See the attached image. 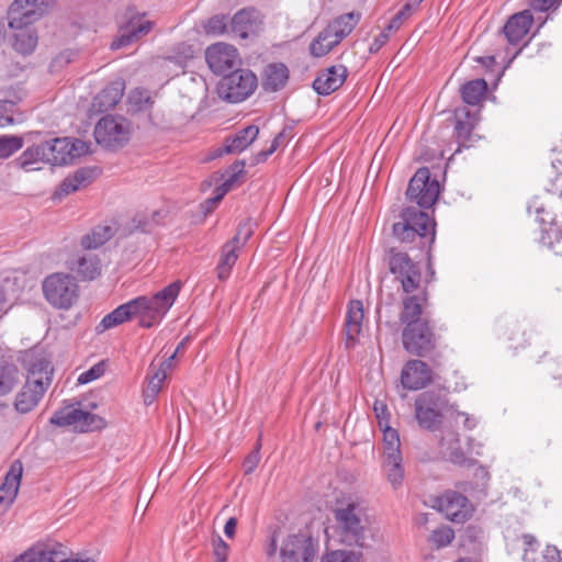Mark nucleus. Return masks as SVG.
<instances>
[{
  "mask_svg": "<svg viewBox=\"0 0 562 562\" xmlns=\"http://www.w3.org/2000/svg\"><path fill=\"white\" fill-rule=\"evenodd\" d=\"M334 517L335 535L341 544L360 548L367 546L371 537L370 519L360 502L348 499L341 503L335 509Z\"/></svg>",
  "mask_w": 562,
  "mask_h": 562,
  "instance_id": "nucleus-1",
  "label": "nucleus"
},
{
  "mask_svg": "<svg viewBox=\"0 0 562 562\" xmlns=\"http://www.w3.org/2000/svg\"><path fill=\"white\" fill-rule=\"evenodd\" d=\"M181 283L179 281L167 285L154 296H139L131 301L133 314L138 317L142 327L158 325L179 295Z\"/></svg>",
  "mask_w": 562,
  "mask_h": 562,
  "instance_id": "nucleus-2",
  "label": "nucleus"
},
{
  "mask_svg": "<svg viewBox=\"0 0 562 562\" xmlns=\"http://www.w3.org/2000/svg\"><path fill=\"white\" fill-rule=\"evenodd\" d=\"M52 372L53 369L46 360L32 364L25 384L15 395L14 408L18 413L27 414L38 405L52 382Z\"/></svg>",
  "mask_w": 562,
  "mask_h": 562,
  "instance_id": "nucleus-3",
  "label": "nucleus"
},
{
  "mask_svg": "<svg viewBox=\"0 0 562 562\" xmlns=\"http://www.w3.org/2000/svg\"><path fill=\"white\" fill-rule=\"evenodd\" d=\"M401 221L393 224V235L401 243H414L429 237L435 240V222L430 216L415 206L403 210Z\"/></svg>",
  "mask_w": 562,
  "mask_h": 562,
  "instance_id": "nucleus-4",
  "label": "nucleus"
},
{
  "mask_svg": "<svg viewBox=\"0 0 562 562\" xmlns=\"http://www.w3.org/2000/svg\"><path fill=\"white\" fill-rule=\"evenodd\" d=\"M42 289L46 301L58 310H69L79 297V286L75 278L63 272L46 277Z\"/></svg>",
  "mask_w": 562,
  "mask_h": 562,
  "instance_id": "nucleus-5",
  "label": "nucleus"
},
{
  "mask_svg": "<svg viewBox=\"0 0 562 562\" xmlns=\"http://www.w3.org/2000/svg\"><path fill=\"white\" fill-rule=\"evenodd\" d=\"M133 127L123 116H103L94 127V138L99 145L108 149L124 147L131 139Z\"/></svg>",
  "mask_w": 562,
  "mask_h": 562,
  "instance_id": "nucleus-6",
  "label": "nucleus"
},
{
  "mask_svg": "<svg viewBox=\"0 0 562 562\" xmlns=\"http://www.w3.org/2000/svg\"><path fill=\"white\" fill-rule=\"evenodd\" d=\"M257 87V78L250 70L238 69L225 76L218 85V95L237 103L248 98Z\"/></svg>",
  "mask_w": 562,
  "mask_h": 562,
  "instance_id": "nucleus-7",
  "label": "nucleus"
},
{
  "mask_svg": "<svg viewBox=\"0 0 562 562\" xmlns=\"http://www.w3.org/2000/svg\"><path fill=\"white\" fill-rule=\"evenodd\" d=\"M318 542L305 532L288 535L280 546L281 562H313Z\"/></svg>",
  "mask_w": 562,
  "mask_h": 562,
  "instance_id": "nucleus-8",
  "label": "nucleus"
},
{
  "mask_svg": "<svg viewBox=\"0 0 562 562\" xmlns=\"http://www.w3.org/2000/svg\"><path fill=\"white\" fill-rule=\"evenodd\" d=\"M56 0H14L7 12L9 27L32 25L40 20Z\"/></svg>",
  "mask_w": 562,
  "mask_h": 562,
  "instance_id": "nucleus-9",
  "label": "nucleus"
},
{
  "mask_svg": "<svg viewBox=\"0 0 562 562\" xmlns=\"http://www.w3.org/2000/svg\"><path fill=\"white\" fill-rule=\"evenodd\" d=\"M255 224L247 220L239 225L235 236L227 241L221 251V257L216 267L217 278L226 280L238 259V251L246 245L254 233Z\"/></svg>",
  "mask_w": 562,
  "mask_h": 562,
  "instance_id": "nucleus-10",
  "label": "nucleus"
},
{
  "mask_svg": "<svg viewBox=\"0 0 562 562\" xmlns=\"http://www.w3.org/2000/svg\"><path fill=\"white\" fill-rule=\"evenodd\" d=\"M43 145L46 153V164L54 166L68 165L75 158L85 155L89 149L83 140L68 137L54 138L44 142Z\"/></svg>",
  "mask_w": 562,
  "mask_h": 562,
  "instance_id": "nucleus-11",
  "label": "nucleus"
},
{
  "mask_svg": "<svg viewBox=\"0 0 562 562\" xmlns=\"http://www.w3.org/2000/svg\"><path fill=\"white\" fill-rule=\"evenodd\" d=\"M406 195L420 207L428 209L438 199L439 182L436 179H430L428 168H419L409 181Z\"/></svg>",
  "mask_w": 562,
  "mask_h": 562,
  "instance_id": "nucleus-12",
  "label": "nucleus"
},
{
  "mask_svg": "<svg viewBox=\"0 0 562 562\" xmlns=\"http://www.w3.org/2000/svg\"><path fill=\"white\" fill-rule=\"evenodd\" d=\"M50 423L56 426H74L75 429L86 432L98 430L104 427V420L89 412L67 406L57 411L52 417Z\"/></svg>",
  "mask_w": 562,
  "mask_h": 562,
  "instance_id": "nucleus-13",
  "label": "nucleus"
},
{
  "mask_svg": "<svg viewBox=\"0 0 562 562\" xmlns=\"http://www.w3.org/2000/svg\"><path fill=\"white\" fill-rule=\"evenodd\" d=\"M389 267L390 271L401 281L404 292H413L419 286V268L407 254L391 249L389 252Z\"/></svg>",
  "mask_w": 562,
  "mask_h": 562,
  "instance_id": "nucleus-14",
  "label": "nucleus"
},
{
  "mask_svg": "<svg viewBox=\"0 0 562 562\" xmlns=\"http://www.w3.org/2000/svg\"><path fill=\"white\" fill-rule=\"evenodd\" d=\"M403 346L409 353L425 356L434 350L436 339L426 322L412 323L403 330Z\"/></svg>",
  "mask_w": 562,
  "mask_h": 562,
  "instance_id": "nucleus-15",
  "label": "nucleus"
},
{
  "mask_svg": "<svg viewBox=\"0 0 562 562\" xmlns=\"http://www.w3.org/2000/svg\"><path fill=\"white\" fill-rule=\"evenodd\" d=\"M437 506L447 519L457 524L467 521L474 512L470 501L456 491H448L439 496Z\"/></svg>",
  "mask_w": 562,
  "mask_h": 562,
  "instance_id": "nucleus-16",
  "label": "nucleus"
},
{
  "mask_svg": "<svg viewBox=\"0 0 562 562\" xmlns=\"http://www.w3.org/2000/svg\"><path fill=\"white\" fill-rule=\"evenodd\" d=\"M205 58L209 67L215 74H223L239 61L237 49L233 45L222 42L207 47Z\"/></svg>",
  "mask_w": 562,
  "mask_h": 562,
  "instance_id": "nucleus-17",
  "label": "nucleus"
},
{
  "mask_svg": "<svg viewBox=\"0 0 562 562\" xmlns=\"http://www.w3.org/2000/svg\"><path fill=\"white\" fill-rule=\"evenodd\" d=\"M438 449L440 454L458 465H471L472 461L462 450L459 434L451 427H443L438 436Z\"/></svg>",
  "mask_w": 562,
  "mask_h": 562,
  "instance_id": "nucleus-18",
  "label": "nucleus"
},
{
  "mask_svg": "<svg viewBox=\"0 0 562 562\" xmlns=\"http://www.w3.org/2000/svg\"><path fill=\"white\" fill-rule=\"evenodd\" d=\"M415 415L420 427L434 430L442 419L438 400L429 393H423L415 401Z\"/></svg>",
  "mask_w": 562,
  "mask_h": 562,
  "instance_id": "nucleus-19",
  "label": "nucleus"
},
{
  "mask_svg": "<svg viewBox=\"0 0 562 562\" xmlns=\"http://www.w3.org/2000/svg\"><path fill=\"white\" fill-rule=\"evenodd\" d=\"M432 380L429 367L420 360H409L403 368L401 382L405 389L420 390Z\"/></svg>",
  "mask_w": 562,
  "mask_h": 562,
  "instance_id": "nucleus-20",
  "label": "nucleus"
},
{
  "mask_svg": "<svg viewBox=\"0 0 562 562\" xmlns=\"http://www.w3.org/2000/svg\"><path fill=\"white\" fill-rule=\"evenodd\" d=\"M22 473V462L19 460L12 462L0 486V510L8 509L14 502L21 484Z\"/></svg>",
  "mask_w": 562,
  "mask_h": 562,
  "instance_id": "nucleus-21",
  "label": "nucleus"
},
{
  "mask_svg": "<svg viewBox=\"0 0 562 562\" xmlns=\"http://www.w3.org/2000/svg\"><path fill=\"white\" fill-rule=\"evenodd\" d=\"M347 78V68L342 65L323 70L314 80L313 88L318 94L328 95L342 86Z\"/></svg>",
  "mask_w": 562,
  "mask_h": 562,
  "instance_id": "nucleus-22",
  "label": "nucleus"
},
{
  "mask_svg": "<svg viewBox=\"0 0 562 562\" xmlns=\"http://www.w3.org/2000/svg\"><path fill=\"white\" fill-rule=\"evenodd\" d=\"M525 544L522 559L525 562H562L560 551L554 546H547L538 552V542L531 535H524Z\"/></svg>",
  "mask_w": 562,
  "mask_h": 562,
  "instance_id": "nucleus-23",
  "label": "nucleus"
},
{
  "mask_svg": "<svg viewBox=\"0 0 562 562\" xmlns=\"http://www.w3.org/2000/svg\"><path fill=\"white\" fill-rule=\"evenodd\" d=\"M124 88L125 86L122 80L111 82L94 97L91 110L94 112H105L113 109L122 99Z\"/></svg>",
  "mask_w": 562,
  "mask_h": 562,
  "instance_id": "nucleus-24",
  "label": "nucleus"
},
{
  "mask_svg": "<svg viewBox=\"0 0 562 562\" xmlns=\"http://www.w3.org/2000/svg\"><path fill=\"white\" fill-rule=\"evenodd\" d=\"M363 321V304L361 301H351L346 315V347L352 348L361 333Z\"/></svg>",
  "mask_w": 562,
  "mask_h": 562,
  "instance_id": "nucleus-25",
  "label": "nucleus"
},
{
  "mask_svg": "<svg viewBox=\"0 0 562 562\" xmlns=\"http://www.w3.org/2000/svg\"><path fill=\"white\" fill-rule=\"evenodd\" d=\"M153 29V23L147 20H134L125 29H122L120 35L112 42L111 48L119 49L125 47L146 34Z\"/></svg>",
  "mask_w": 562,
  "mask_h": 562,
  "instance_id": "nucleus-26",
  "label": "nucleus"
},
{
  "mask_svg": "<svg viewBox=\"0 0 562 562\" xmlns=\"http://www.w3.org/2000/svg\"><path fill=\"white\" fill-rule=\"evenodd\" d=\"M533 18L528 10L514 14L505 24L504 33L508 42L516 44L521 41L529 32Z\"/></svg>",
  "mask_w": 562,
  "mask_h": 562,
  "instance_id": "nucleus-27",
  "label": "nucleus"
},
{
  "mask_svg": "<svg viewBox=\"0 0 562 562\" xmlns=\"http://www.w3.org/2000/svg\"><path fill=\"white\" fill-rule=\"evenodd\" d=\"M97 170L94 168H80L75 171L71 176H68L63 180L55 196L61 199L72 192H76L80 188L88 186L95 177Z\"/></svg>",
  "mask_w": 562,
  "mask_h": 562,
  "instance_id": "nucleus-28",
  "label": "nucleus"
},
{
  "mask_svg": "<svg viewBox=\"0 0 562 562\" xmlns=\"http://www.w3.org/2000/svg\"><path fill=\"white\" fill-rule=\"evenodd\" d=\"M69 269L81 280H94L101 274V261L97 255L83 254L71 260Z\"/></svg>",
  "mask_w": 562,
  "mask_h": 562,
  "instance_id": "nucleus-29",
  "label": "nucleus"
},
{
  "mask_svg": "<svg viewBox=\"0 0 562 562\" xmlns=\"http://www.w3.org/2000/svg\"><path fill=\"white\" fill-rule=\"evenodd\" d=\"M259 128L255 125H249L232 137L225 139V146L222 149L226 154H237L245 150L258 136Z\"/></svg>",
  "mask_w": 562,
  "mask_h": 562,
  "instance_id": "nucleus-30",
  "label": "nucleus"
},
{
  "mask_svg": "<svg viewBox=\"0 0 562 562\" xmlns=\"http://www.w3.org/2000/svg\"><path fill=\"white\" fill-rule=\"evenodd\" d=\"M41 164H46V153L43 143L26 148L14 160V165L26 172L40 170Z\"/></svg>",
  "mask_w": 562,
  "mask_h": 562,
  "instance_id": "nucleus-31",
  "label": "nucleus"
},
{
  "mask_svg": "<svg viewBox=\"0 0 562 562\" xmlns=\"http://www.w3.org/2000/svg\"><path fill=\"white\" fill-rule=\"evenodd\" d=\"M10 29L15 31L13 35L14 49L23 55L31 54L35 49L38 41L36 31L32 29L31 25Z\"/></svg>",
  "mask_w": 562,
  "mask_h": 562,
  "instance_id": "nucleus-32",
  "label": "nucleus"
},
{
  "mask_svg": "<svg viewBox=\"0 0 562 562\" xmlns=\"http://www.w3.org/2000/svg\"><path fill=\"white\" fill-rule=\"evenodd\" d=\"M424 302H426V294L424 292L406 297L403 301L401 321L406 325L412 323H422L419 317L423 313Z\"/></svg>",
  "mask_w": 562,
  "mask_h": 562,
  "instance_id": "nucleus-33",
  "label": "nucleus"
},
{
  "mask_svg": "<svg viewBox=\"0 0 562 562\" xmlns=\"http://www.w3.org/2000/svg\"><path fill=\"white\" fill-rule=\"evenodd\" d=\"M133 311L134 310L131 301L120 305L102 318L98 329L100 331H104L130 321L132 317H134Z\"/></svg>",
  "mask_w": 562,
  "mask_h": 562,
  "instance_id": "nucleus-34",
  "label": "nucleus"
},
{
  "mask_svg": "<svg viewBox=\"0 0 562 562\" xmlns=\"http://www.w3.org/2000/svg\"><path fill=\"white\" fill-rule=\"evenodd\" d=\"M289 71L283 64H271L265 70V87L271 91L281 89L288 81Z\"/></svg>",
  "mask_w": 562,
  "mask_h": 562,
  "instance_id": "nucleus-35",
  "label": "nucleus"
},
{
  "mask_svg": "<svg viewBox=\"0 0 562 562\" xmlns=\"http://www.w3.org/2000/svg\"><path fill=\"white\" fill-rule=\"evenodd\" d=\"M232 31L241 38H246L255 30L256 16L251 10H240L232 19Z\"/></svg>",
  "mask_w": 562,
  "mask_h": 562,
  "instance_id": "nucleus-36",
  "label": "nucleus"
},
{
  "mask_svg": "<svg viewBox=\"0 0 562 562\" xmlns=\"http://www.w3.org/2000/svg\"><path fill=\"white\" fill-rule=\"evenodd\" d=\"M34 547L38 562H65L67 553L59 543H37Z\"/></svg>",
  "mask_w": 562,
  "mask_h": 562,
  "instance_id": "nucleus-37",
  "label": "nucleus"
},
{
  "mask_svg": "<svg viewBox=\"0 0 562 562\" xmlns=\"http://www.w3.org/2000/svg\"><path fill=\"white\" fill-rule=\"evenodd\" d=\"M114 234L112 226H95L89 234L81 238V246L85 249H95L105 244Z\"/></svg>",
  "mask_w": 562,
  "mask_h": 562,
  "instance_id": "nucleus-38",
  "label": "nucleus"
},
{
  "mask_svg": "<svg viewBox=\"0 0 562 562\" xmlns=\"http://www.w3.org/2000/svg\"><path fill=\"white\" fill-rule=\"evenodd\" d=\"M20 379L18 368L4 360H0V396L9 394Z\"/></svg>",
  "mask_w": 562,
  "mask_h": 562,
  "instance_id": "nucleus-39",
  "label": "nucleus"
},
{
  "mask_svg": "<svg viewBox=\"0 0 562 562\" xmlns=\"http://www.w3.org/2000/svg\"><path fill=\"white\" fill-rule=\"evenodd\" d=\"M359 21V15L355 13H347L344 15H340L335 21H333L328 26L326 27L335 37L338 38L339 42L344 37H346L357 25Z\"/></svg>",
  "mask_w": 562,
  "mask_h": 562,
  "instance_id": "nucleus-40",
  "label": "nucleus"
},
{
  "mask_svg": "<svg viewBox=\"0 0 562 562\" xmlns=\"http://www.w3.org/2000/svg\"><path fill=\"white\" fill-rule=\"evenodd\" d=\"M340 42L327 29H324L318 36L311 43L310 52L315 57H323L327 55L333 47Z\"/></svg>",
  "mask_w": 562,
  "mask_h": 562,
  "instance_id": "nucleus-41",
  "label": "nucleus"
},
{
  "mask_svg": "<svg viewBox=\"0 0 562 562\" xmlns=\"http://www.w3.org/2000/svg\"><path fill=\"white\" fill-rule=\"evenodd\" d=\"M487 85L484 79H475L465 83L461 89L462 99L465 103L475 105L484 97Z\"/></svg>",
  "mask_w": 562,
  "mask_h": 562,
  "instance_id": "nucleus-42",
  "label": "nucleus"
},
{
  "mask_svg": "<svg viewBox=\"0 0 562 562\" xmlns=\"http://www.w3.org/2000/svg\"><path fill=\"white\" fill-rule=\"evenodd\" d=\"M383 468L389 482L394 488L398 487L404 479V470L402 468V456L385 457Z\"/></svg>",
  "mask_w": 562,
  "mask_h": 562,
  "instance_id": "nucleus-43",
  "label": "nucleus"
},
{
  "mask_svg": "<svg viewBox=\"0 0 562 562\" xmlns=\"http://www.w3.org/2000/svg\"><path fill=\"white\" fill-rule=\"evenodd\" d=\"M383 430V457H397L402 456L400 450V436L397 431L385 425L381 428Z\"/></svg>",
  "mask_w": 562,
  "mask_h": 562,
  "instance_id": "nucleus-44",
  "label": "nucleus"
},
{
  "mask_svg": "<svg viewBox=\"0 0 562 562\" xmlns=\"http://www.w3.org/2000/svg\"><path fill=\"white\" fill-rule=\"evenodd\" d=\"M454 539V531L448 526H441L431 531L428 541L436 548L440 549L449 546Z\"/></svg>",
  "mask_w": 562,
  "mask_h": 562,
  "instance_id": "nucleus-45",
  "label": "nucleus"
},
{
  "mask_svg": "<svg viewBox=\"0 0 562 562\" xmlns=\"http://www.w3.org/2000/svg\"><path fill=\"white\" fill-rule=\"evenodd\" d=\"M23 146V139L15 135L0 136V159L9 158Z\"/></svg>",
  "mask_w": 562,
  "mask_h": 562,
  "instance_id": "nucleus-46",
  "label": "nucleus"
},
{
  "mask_svg": "<svg viewBox=\"0 0 562 562\" xmlns=\"http://www.w3.org/2000/svg\"><path fill=\"white\" fill-rule=\"evenodd\" d=\"M321 562H362L361 554L349 550H333L324 554Z\"/></svg>",
  "mask_w": 562,
  "mask_h": 562,
  "instance_id": "nucleus-47",
  "label": "nucleus"
},
{
  "mask_svg": "<svg viewBox=\"0 0 562 562\" xmlns=\"http://www.w3.org/2000/svg\"><path fill=\"white\" fill-rule=\"evenodd\" d=\"M447 418L449 422L459 424V422H462V425L465 429L471 430L475 428L477 422L473 416H470L469 414L464 412H460L457 409L451 408L450 412L447 415Z\"/></svg>",
  "mask_w": 562,
  "mask_h": 562,
  "instance_id": "nucleus-48",
  "label": "nucleus"
},
{
  "mask_svg": "<svg viewBox=\"0 0 562 562\" xmlns=\"http://www.w3.org/2000/svg\"><path fill=\"white\" fill-rule=\"evenodd\" d=\"M105 372V363L104 361L98 362L93 367H91L89 370L82 372L78 376V383L79 384H87L90 383L99 378H101Z\"/></svg>",
  "mask_w": 562,
  "mask_h": 562,
  "instance_id": "nucleus-49",
  "label": "nucleus"
},
{
  "mask_svg": "<svg viewBox=\"0 0 562 562\" xmlns=\"http://www.w3.org/2000/svg\"><path fill=\"white\" fill-rule=\"evenodd\" d=\"M226 18L224 15H215L205 23L204 29L207 34L221 35L226 31Z\"/></svg>",
  "mask_w": 562,
  "mask_h": 562,
  "instance_id": "nucleus-50",
  "label": "nucleus"
},
{
  "mask_svg": "<svg viewBox=\"0 0 562 562\" xmlns=\"http://www.w3.org/2000/svg\"><path fill=\"white\" fill-rule=\"evenodd\" d=\"M167 378L166 369H157L148 379L147 387L150 390V395L158 394L164 381Z\"/></svg>",
  "mask_w": 562,
  "mask_h": 562,
  "instance_id": "nucleus-51",
  "label": "nucleus"
},
{
  "mask_svg": "<svg viewBox=\"0 0 562 562\" xmlns=\"http://www.w3.org/2000/svg\"><path fill=\"white\" fill-rule=\"evenodd\" d=\"M213 552L215 557L214 562H226L229 547L221 537H217L213 540Z\"/></svg>",
  "mask_w": 562,
  "mask_h": 562,
  "instance_id": "nucleus-52",
  "label": "nucleus"
},
{
  "mask_svg": "<svg viewBox=\"0 0 562 562\" xmlns=\"http://www.w3.org/2000/svg\"><path fill=\"white\" fill-rule=\"evenodd\" d=\"M9 283V280L0 282V316L11 307V295L8 291Z\"/></svg>",
  "mask_w": 562,
  "mask_h": 562,
  "instance_id": "nucleus-53",
  "label": "nucleus"
},
{
  "mask_svg": "<svg viewBox=\"0 0 562 562\" xmlns=\"http://www.w3.org/2000/svg\"><path fill=\"white\" fill-rule=\"evenodd\" d=\"M373 411L375 417L378 418L380 428H382L385 425H389V412L387 406L384 402L375 401L373 405Z\"/></svg>",
  "mask_w": 562,
  "mask_h": 562,
  "instance_id": "nucleus-54",
  "label": "nucleus"
},
{
  "mask_svg": "<svg viewBox=\"0 0 562 562\" xmlns=\"http://www.w3.org/2000/svg\"><path fill=\"white\" fill-rule=\"evenodd\" d=\"M543 239L548 243L550 247H554L555 244H559L562 241V231L561 228L552 224L548 229H546V236H543Z\"/></svg>",
  "mask_w": 562,
  "mask_h": 562,
  "instance_id": "nucleus-55",
  "label": "nucleus"
},
{
  "mask_svg": "<svg viewBox=\"0 0 562 562\" xmlns=\"http://www.w3.org/2000/svg\"><path fill=\"white\" fill-rule=\"evenodd\" d=\"M233 179L224 182L220 188H217V193L215 196L206 200L207 211H211L213 207L217 205V203L223 199V196L229 191Z\"/></svg>",
  "mask_w": 562,
  "mask_h": 562,
  "instance_id": "nucleus-56",
  "label": "nucleus"
},
{
  "mask_svg": "<svg viewBox=\"0 0 562 562\" xmlns=\"http://www.w3.org/2000/svg\"><path fill=\"white\" fill-rule=\"evenodd\" d=\"M260 461L259 445L256 449L248 454L244 461V468L246 473H251Z\"/></svg>",
  "mask_w": 562,
  "mask_h": 562,
  "instance_id": "nucleus-57",
  "label": "nucleus"
},
{
  "mask_svg": "<svg viewBox=\"0 0 562 562\" xmlns=\"http://www.w3.org/2000/svg\"><path fill=\"white\" fill-rule=\"evenodd\" d=\"M130 101L135 103L139 109H142L143 102L147 103L149 101V95L146 91L135 90L131 93Z\"/></svg>",
  "mask_w": 562,
  "mask_h": 562,
  "instance_id": "nucleus-58",
  "label": "nucleus"
},
{
  "mask_svg": "<svg viewBox=\"0 0 562 562\" xmlns=\"http://www.w3.org/2000/svg\"><path fill=\"white\" fill-rule=\"evenodd\" d=\"M75 54L70 50H65L63 53H60L58 56H56L52 63V65L55 67V66H63V65H66V64H69L72 58H74Z\"/></svg>",
  "mask_w": 562,
  "mask_h": 562,
  "instance_id": "nucleus-59",
  "label": "nucleus"
},
{
  "mask_svg": "<svg viewBox=\"0 0 562 562\" xmlns=\"http://www.w3.org/2000/svg\"><path fill=\"white\" fill-rule=\"evenodd\" d=\"M558 0H530V5L538 11H546L552 8Z\"/></svg>",
  "mask_w": 562,
  "mask_h": 562,
  "instance_id": "nucleus-60",
  "label": "nucleus"
},
{
  "mask_svg": "<svg viewBox=\"0 0 562 562\" xmlns=\"http://www.w3.org/2000/svg\"><path fill=\"white\" fill-rule=\"evenodd\" d=\"M423 0H407L406 4L400 10L402 15L409 18L419 7Z\"/></svg>",
  "mask_w": 562,
  "mask_h": 562,
  "instance_id": "nucleus-61",
  "label": "nucleus"
},
{
  "mask_svg": "<svg viewBox=\"0 0 562 562\" xmlns=\"http://www.w3.org/2000/svg\"><path fill=\"white\" fill-rule=\"evenodd\" d=\"M13 562H38L34 547L20 554Z\"/></svg>",
  "mask_w": 562,
  "mask_h": 562,
  "instance_id": "nucleus-62",
  "label": "nucleus"
},
{
  "mask_svg": "<svg viewBox=\"0 0 562 562\" xmlns=\"http://www.w3.org/2000/svg\"><path fill=\"white\" fill-rule=\"evenodd\" d=\"M237 527V519L235 517H231L225 526H224V532L228 538H234Z\"/></svg>",
  "mask_w": 562,
  "mask_h": 562,
  "instance_id": "nucleus-63",
  "label": "nucleus"
},
{
  "mask_svg": "<svg viewBox=\"0 0 562 562\" xmlns=\"http://www.w3.org/2000/svg\"><path fill=\"white\" fill-rule=\"evenodd\" d=\"M408 19L405 15H402V12L398 11V13L390 21L387 25V31H396L402 25L403 21Z\"/></svg>",
  "mask_w": 562,
  "mask_h": 562,
  "instance_id": "nucleus-64",
  "label": "nucleus"
}]
</instances>
